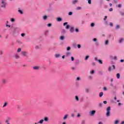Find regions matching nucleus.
<instances>
[{
    "instance_id": "obj_1",
    "label": "nucleus",
    "mask_w": 124,
    "mask_h": 124,
    "mask_svg": "<svg viewBox=\"0 0 124 124\" xmlns=\"http://www.w3.org/2000/svg\"><path fill=\"white\" fill-rule=\"evenodd\" d=\"M93 42H95V45L96 47H98L100 44H99V42L97 41V39L96 38H94L93 39Z\"/></svg>"
},
{
    "instance_id": "obj_2",
    "label": "nucleus",
    "mask_w": 124,
    "mask_h": 124,
    "mask_svg": "<svg viewBox=\"0 0 124 124\" xmlns=\"http://www.w3.org/2000/svg\"><path fill=\"white\" fill-rule=\"evenodd\" d=\"M107 112H106V116L109 117L110 116V111H111V107L108 106L106 109Z\"/></svg>"
},
{
    "instance_id": "obj_3",
    "label": "nucleus",
    "mask_w": 124,
    "mask_h": 124,
    "mask_svg": "<svg viewBox=\"0 0 124 124\" xmlns=\"http://www.w3.org/2000/svg\"><path fill=\"white\" fill-rule=\"evenodd\" d=\"M7 3L4 1V0H1V7L2 8H5Z\"/></svg>"
},
{
    "instance_id": "obj_4",
    "label": "nucleus",
    "mask_w": 124,
    "mask_h": 124,
    "mask_svg": "<svg viewBox=\"0 0 124 124\" xmlns=\"http://www.w3.org/2000/svg\"><path fill=\"white\" fill-rule=\"evenodd\" d=\"M94 60H95V61H96V62H99L100 63V64H102V63H103L102 60H101L100 59H99V60L97 59V57H95Z\"/></svg>"
},
{
    "instance_id": "obj_5",
    "label": "nucleus",
    "mask_w": 124,
    "mask_h": 124,
    "mask_svg": "<svg viewBox=\"0 0 124 124\" xmlns=\"http://www.w3.org/2000/svg\"><path fill=\"white\" fill-rule=\"evenodd\" d=\"M21 54L24 57H27V55H28V52H27V51H21Z\"/></svg>"
},
{
    "instance_id": "obj_6",
    "label": "nucleus",
    "mask_w": 124,
    "mask_h": 124,
    "mask_svg": "<svg viewBox=\"0 0 124 124\" xmlns=\"http://www.w3.org/2000/svg\"><path fill=\"white\" fill-rule=\"evenodd\" d=\"M90 116H93L95 114V110H92L90 112Z\"/></svg>"
},
{
    "instance_id": "obj_7",
    "label": "nucleus",
    "mask_w": 124,
    "mask_h": 124,
    "mask_svg": "<svg viewBox=\"0 0 124 124\" xmlns=\"http://www.w3.org/2000/svg\"><path fill=\"white\" fill-rule=\"evenodd\" d=\"M124 38H121V39H120L118 41V43H119V44H122V43H123V42H124Z\"/></svg>"
},
{
    "instance_id": "obj_8",
    "label": "nucleus",
    "mask_w": 124,
    "mask_h": 124,
    "mask_svg": "<svg viewBox=\"0 0 124 124\" xmlns=\"http://www.w3.org/2000/svg\"><path fill=\"white\" fill-rule=\"evenodd\" d=\"M70 32H71V33H72L73 32H74V27H72L70 28Z\"/></svg>"
},
{
    "instance_id": "obj_9",
    "label": "nucleus",
    "mask_w": 124,
    "mask_h": 124,
    "mask_svg": "<svg viewBox=\"0 0 124 124\" xmlns=\"http://www.w3.org/2000/svg\"><path fill=\"white\" fill-rule=\"evenodd\" d=\"M39 68H40L39 66H35L33 67V69H34V70H38Z\"/></svg>"
},
{
    "instance_id": "obj_10",
    "label": "nucleus",
    "mask_w": 124,
    "mask_h": 124,
    "mask_svg": "<svg viewBox=\"0 0 124 124\" xmlns=\"http://www.w3.org/2000/svg\"><path fill=\"white\" fill-rule=\"evenodd\" d=\"M2 83L3 85H5V84H6V79L3 78L2 80Z\"/></svg>"
},
{
    "instance_id": "obj_11",
    "label": "nucleus",
    "mask_w": 124,
    "mask_h": 124,
    "mask_svg": "<svg viewBox=\"0 0 124 124\" xmlns=\"http://www.w3.org/2000/svg\"><path fill=\"white\" fill-rule=\"evenodd\" d=\"M110 85L111 87H112V88H113L114 90H116L117 87H116V86H114V84L112 82H111Z\"/></svg>"
},
{
    "instance_id": "obj_12",
    "label": "nucleus",
    "mask_w": 124,
    "mask_h": 124,
    "mask_svg": "<svg viewBox=\"0 0 124 124\" xmlns=\"http://www.w3.org/2000/svg\"><path fill=\"white\" fill-rule=\"evenodd\" d=\"M57 22H62V18L61 17H57Z\"/></svg>"
},
{
    "instance_id": "obj_13",
    "label": "nucleus",
    "mask_w": 124,
    "mask_h": 124,
    "mask_svg": "<svg viewBox=\"0 0 124 124\" xmlns=\"http://www.w3.org/2000/svg\"><path fill=\"white\" fill-rule=\"evenodd\" d=\"M43 20H44L45 21H46V19H48V16L45 15L43 16Z\"/></svg>"
},
{
    "instance_id": "obj_14",
    "label": "nucleus",
    "mask_w": 124,
    "mask_h": 124,
    "mask_svg": "<svg viewBox=\"0 0 124 124\" xmlns=\"http://www.w3.org/2000/svg\"><path fill=\"white\" fill-rule=\"evenodd\" d=\"M18 12H19L21 15H23V14H24V12H23V10H22L18 9Z\"/></svg>"
},
{
    "instance_id": "obj_15",
    "label": "nucleus",
    "mask_w": 124,
    "mask_h": 124,
    "mask_svg": "<svg viewBox=\"0 0 124 124\" xmlns=\"http://www.w3.org/2000/svg\"><path fill=\"white\" fill-rule=\"evenodd\" d=\"M55 58H56V59H58V58H60V57H61V54H55Z\"/></svg>"
},
{
    "instance_id": "obj_16",
    "label": "nucleus",
    "mask_w": 124,
    "mask_h": 124,
    "mask_svg": "<svg viewBox=\"0 0 124 124\" xmlns=\"http://www.w3.org/2000/svg\"><path fill=\"white\" fill-rule=\"evenodd\" d=\"M78 2V0H74L72 1V3H73V4H75Z\"/></svg>"
},
{
    "instance_id": "obj_17",
    "label": "nucleus",
    "mask_w": 124,
    "mask_h": 124,
    "mask_svg": "<svg viewBox=\"0 0 124 124\" xmlns=\"http://www.w3.org/2000/svg\"><path fill=\"white\" fill-rule=\"evenodd\" d=\"M71 55V52H66V56L67 57H69V56H70Z\"/></svg>"
},
{
    "instance_id": "obj_18",
    "label": "nucleus",
    "mask_w": 124,
    "mask_h": 124,
    "mask_svg": "<svg viewBox=\"0 0 124 124\" xmlns=\"http://www.w3.org/2000/svg\"><path fill=\"white\" fill-rule=\"evenodd\" d=\"M67 118H68V114H65L63 118V120H66Z\"/></svg>"
},
{
    "instance_id": "obj_19",
    "label": "nucleus",
    "mask_w": 124,
    "mask_h": 124,
    "mask_svg": "<svg viewBox=\"0 0 124 124\" xmlns=\"http://www.w3.org/2000/svg\"><path fill=\"white\" fill-rule=\"evenodd\" d=\"M75 99L76 101H77L78 102L79 101V97L77 95H76L75 96Z\"/></svg>"
},
{
    "instance_id": "obj_20",
    "label": "nucleus",
    "mask_w": 124,
    "mask_h": 124,
    "mask_svg": "<svg viewBox=\"0 0 124 124\" xmlns=\"http://www.w3.org/2000/svg\"><path fill=\"white\" fill-rule=\"evenodd\" d=\"M109 45V40H107L105 41V45Z\"/></svg>"
},
{
    "instance_id": "obj_21",
    "label": "nucleus",
    "mask_w": 124,
    "mask_h": 124,
    "mask_svg": "<svg viewBox=\"0 0 124 124\" xmlns=\"http://www.w3.org/2000/svg\"><path fill=\"white\" fill-rule=\"evenodd\" d=\"M43 120L45 121V122H48L49 121V119L48 118V117H44Z\"/></svg>"
},
{
    "instance_id": "obj_22",
    "label": "nucleus",
    "mask_w": 124,
    "mask_h": 124,
    "mask_svg": "<svg viewBox=\"0 0 124 124\" xmlns=\"http://www.w3.org/2000/svg\"><path fill=\"white\" fill-rule=\"evenodd\" d=\"M116 77H117V79H120V78L121 77V75H120V73H117L116 74Z\"/></svg>"
},
{
    "instance_id": "obj_23",
    "label": "nucleus",
    "mask_w": 124,
    "mask_h": 124,
    "mask_svg": "<svg viewBox=\"0 0 124 124\" xmlns=\"http://www.w3.org/2000/svg\"><path fill=\"white\" fill-rule=\"evenodd\" d=\"M85 92L87 93H90V89L89 88H86L85 89Z\"/></svg>"
},
{
    "instance_id": "obj_24",
    "label": "nucleus",
    "mask_w": 124,
    "mask_h": 124,
    "mask_svg": "<svg viewBox=\"0 0 124 124\" xmlns=\"http://www.w3.org/2000/svg\"><path fill=\"white\" fill-rule=\"evenodd\" d=\"M43 122H44V120L43 119H41L38 122V124H43Z\"/></svg>"
},
{
    "instance_id": "obj_25",
    "label": "nucleus",
    "mask_w": 124,
    "mask_h": 124,
    "mask_svg": "<svg viewBox=\"0 0 124 124\" xmlns=\"http://www.w3.org/2000/svg\"><path fill=\"white\" fill-rule=\"evenodd\" d=\"M40 46H41V45L36 46H35V49H40Z\"/></svg>"
},
{
    "instance_id": "obj_26",
    "label": "nucleus",
    "mask_w": 124,
    "mask_h": 124,
    "mask_svg": "<svg viewBox=\"0 0 124 124\" xmlns=\"http://www.w3.org/2000/svg\"><path fill=\"white\" fill-rule=\"evenodd\" d=\"M98 74H99V75H103V71H99L98 72Z\"/></svg>"
},
{
    "instance_id": "obj_27",
    "label": "nucleus",
    "mask_w": 124,
    "mask_h": 124,
    "mask_svg": "<svg viewBox=\"0 0 124 124\" xmlns=\"http://www.w3.org/2000/svg\"><path fill=\"white\" fill-rule=\"evenodd\" d=\"M89 58H90V56H86L85 58V61H88V60H89Z\"/></svg>"
},
{
    "instance_id": "obj_28",
    "label": "nucleus",
    "mask_w": 124,
    "mask_h": 124,
    "mask_svg": "<svg viewBox=\"0 0 124 124\" xmlns=\"http://www.w3.org/2000/svg\"><path fill=\"white\" fill-rule=\"evenodd\" d=\"M76 9L77 10H81V9H82V7H77L76 8Z\"/></svg>"
},
{
    "instance_id": "obj_29",
    "label": "nucleus",
    "mask_w": 124,
    "mask_h": 124,
    "mask_svg": "<svg viewBox=\"0 0 124 124\" xmlns=\"http://www.w3.org/2000/svg\"><path fill=\"white\" fill-rule=\"evenodd\" d=\"M103 95V92H100L99 93V97H102V96Z\"/></svg>"
},
{
    "instance_id": "obj_30",
    "label": "nucleus",
    "mask_w": 124,
    "mask_h": 124,
    "mask_svg": "<svg viewBox=\"0 0 124 124\" xmlns=\"http://www.w3.org/2000/svg\"><path fill=\"white\" fill-rule=\"evenodd\" d=\"M120 25H117L116 27H115V29H116V30H119V29H120Z\"/></svg>"
},
{
    "instance_id": "obj_31",
    "label": "nucleus",
    "mask_w": 124,
    "mask_h": 124,
    "mask_svg": "<svg viewBox=\"0 0 124 124\" xmlns=\"http://www.w3.org/2000/svg\"><path fill=\"white\" fill-rule=\"evenodd\" d=\"M48 32H49V31H48V30H46L45 31V35L46 36H47V33H48Z\"/></svg>"
},
{
    "instance_id": "obj_32",
    "label": "nucleus",
    "mask_w": 124,
    "mask_h": 124,
    "mask_svg": "<svg viewBox=\"0 0 124 124\" xmlns=\"http://www.w3.org/2000/svg\"><path fill=\"white\" fill-rule=\"evenodd\" d=\"M15 58L16 59V60H18V59H20V56L19 55H16Z\"/></svg>"
},
{
    "instance_id": "obj_33",
    "label": "nucleus",
    "mask_w": 124,
    "mask_h": 124,
    "mask_svg": "<svg viewBox=\"0 0 124 124\" xmlns=\"http://www.w3.org/2000/svg\"><path fill=\"white\" fill-rule=\"evenodd\" d=\"M111 70H112V67L111 66H109L108 68V71H109V72H111Z\"/></svg>"
},
{
    "instance_id": "obj_34",
    "label": "nucleus",
    "mask_w": 124,
    "mask_h": 124,
    "mask_svg": "<svg viewBox=\"0 0 124 124\" xmlns=\"http://www.w3.org/2000/svg\"><path fill=\"white\" fill-rule=\"evenodd\" d=\"M79 62H80V61H79V60H77V61L76 62V64L78 65V64H79Z\"/></svg>"
},
{
    "instance_id": "obj_35",
    "label": "nucleus",
    "mask_w": 124,
    "mask_h": 124,
    "mask_svg": "<svg viewBox=\"0 0 124 124\" xmlns=\"http://www.w3.org/2000/svg\"><path fill=\"white\" fill-rule=\"evenodd\" d=\"M11 22H12V23H14V22H15V19L14 18H11Z\"/></svg>"
},
{
    "instance_id": "obj_36",
    "label": "nucleus",
    "mask_w": 124,
    "mask_h": 124,
    "mask_svg": "<svg viewBox=\"0 0 124 124\" xmlns=\"http://www.w3.org/2000/svg\"><path fill=\"white\" fill-rule=\"evenodd\" d=\"M66 50L67 51H70V50H71V47H70V46H68L66 48Z\"/></svg>"
},
{
    "instance_id": "obj_37",
    "label": "nucleus",
    "mask_w": 124,
    "mask_h": 124,
    "mask_svg": "<svg viewBox=\"0 0 124 124\" xmlns=\"http://www.w3.org/2000/svg\"><path fill=\"white\" fill-rule=\"evenodd\" d=\"M95 25V24H94V23H92L91 24V27L92 28H93V27H94Z\"/></svg>"
},
{
    "instance_id": "obj_38",
    "label": "nucleus",
    "mask_w": 124,
    "mask_h": 124,
    "mask_svg": "<svg viewBox=\"0 0 124 124\" xmlns=\"http://www.w3.org/2000/svg\"><path fill=\"white\" fill-rule=\"evenodd\" d=\"M47 27H48V28L52 27V23H48L47 24Z\"/></svg>"
},
{
    "instance_id": "obj_39",
    "label": "nucleus",
    "mask_w": 124,
    "mask_h": 124,
    "mask_svg": "<svg viewBox=\"0 0 124 124\" xmlns=\"http://www.w3.org/2000/svg\"><path fill=\"white\" fill-rule=\"evenodd\" d=\"M70 28V26L69 25H67L66 26V30H68Z\"/></svg>"
},
{
    "instance_id": "obj_40",
    "label": "nucleus",
    "mask_w": 124,
    "mask_h": 124,
    "mask_svg": "<svg viewBox=\"0 0 124 124\" xmlns=\"http://www.w3.org/2000/svg\"><path fill=\"white\" fill-rule=\"evenodd\" d=\"M64 39V36H62L60 37V40H63Z\"/></svg>"
},
{
    "instance_id": "obj_41",
    "label": "nucleus",
    "mask_w": 124,
    "mask_h": 124,
    "mask_svg": "<svg viewBox=\"0 0 124 124\" xmlns=\"http://www.w3.org/2000/svg\"><path fill=\"white\" fill-rule=\"evenodd\" d=\"M10 117H8L5 122H9L10 121Z\"/></svg>"
},
{
    "instance_id": "obj_42",
    "label": "nucleus",
    "mask_w": 124,
    "mask_h": 124,
    "mask_svg": "<svg viewBox=\"0 0 124 124\" xmlns=\"http://www.w3.org/2000/svg\"><path fill=\"white\" fill-rule=\"evenodd\" d=\"M7 106V102H5L4 103L3 106V107L4 108V107H6V106Z\"/></svg>"
},
{
    "instance_id": "obj_43",
    "label": "nucleus",
    "mask_w": 124,
    "mask_h": 124,
    "mask_svg": "<svg viewBox=\"0 0 124 124\" xmlns=\"http://www.w3.org/2000/svg\"><path fill=\"white\" fill-rule=\"evenodd\" d=\"M21 50H22V49L21 48H18L17 51V53H20V52H21Z\"/></svg>"
},
{
    "instance_id": "obj_44",
    "label": "nucleus",
    "mask_w": 124,
    "mask_h": 124,
    "mask_svg": "<svg viewBox=\"0 0 124 124\" xmlns=\"http://www.w3.org/2000/svg\"><path fill=\"white\" fill-rule=\"evenodd\" d=\"M115 69H116V66L114 65H112V70H115Z\"/></svg>"
},
{
    "instance_id": "obj_45",
    "label": "nucleus",
    "mask_w": 124,
    "mask_h": 124,
    "mask_svg": "<svg viewBox=\"0 0 124 124\" xmlns=\"http://www.w3.org/2000/svg\"><path fill=\"white\" fill-rule=\"evenodd\" d=\"M3 54V51L0 50V56L2 55Z\"/></svg>"
},
{
    "instance_id": "obj_46",
    "label": "nucleus",
    "mask_w": 124,
    "mask_h": 124,
    "mask_svg": "<svg viewBox=\"0 0 124 124\" xmlns=\"http://www.w3.org/2000/svg\"><path fill=\"white\" fill-rule=\"evenodd\" d=\"M119 123H120V121H119V120H116L114 122V124H119Z\"/></svg>"
},
{
    "instance_id": "obj_47",
    "label": "nucleus",
    "mask_w": 124,
    "mask_h": 124,
    "mask_svg": "<svg viewBox=\"0 0 124 124\" xmlns=\"http://www.w3.org/2000/svg\"><path fill=\"white\" fill-rule=\"evenodd\" d=\"M76 80V81H80V80H81V78H80V77H77Z\"/></svg>"
},
{
    "instance_id": "obj_48",
    "label": "nucleus",
    "mask_w": 124,
    "mask_h": 124,
    "mask_svg": "<svg viewBox=\"0 0 124 124\" xmlns=\"http://www.w3.org/2000/svg\"><path fill=\"white\" fill-rule=\"evenodd\" d=\"M104 24L106 26H108V22L107 21H105Z\"/></svg>"
},
{
    "instance_id": "obj_49",
    "label": "nucleus",
    "mask_w": 124,
    "mask_h": 124,
    "mask_svg": "<svg viewBox=\"0 0 124 124\" xmlns=\"http://www.w3.org/2000/svg\"><path fill=\"white\" fill-rule=\"evenodd\" d=\"M103 105V104L102 103H99V106L100 107H101V108L102 107Z\"/></svg>"
},
{
    "instance_id": "obj_50",
    "label": "nucleus",
    "mask_w": 124,
    "mask_h": 124,
    "mask_svg": "<svg viewBox=\"0 0 124 124\" xmlns=\"http://www.w3.org/2000/svg\"><path fill=\"white\" fill-rule=\"evenodd\" d=\"M120 14L121 15V16H124V13L123 12H120Z\"/></svg>"
},
{
    "instance_id": "obj_51",
    "label": "nucleus",
    "mask_w": 124,
    "mask_h": 124,
    "mask_svg": "<svg viewBox=\"0 0 124 124\" xmlns=\"http://www.w3.org/2000/svg\"><path fill=\"white\" fill-rule=\"evenodd\" d=\"M72 14H73V13L72 12H69L68 13V15H69L70 16H71Z\"/></svg>"
},
{
    "instance_id": "obj_52",
    "label": "nucleus",
    "mask_w": 124,
    "mask_h": 124,
    "mask_svg": "<svg viewBox=\"0 0 124 124\" xmlns=\"http://www.w3.org/2000/svg\"><path fill=\"white\" fill-rule=\"evenodd\" d=\"M67 24H68V22H64V23H63V26L64 27L65 26H67Z\"/></svg>"
},
{
    "instance_id": "obj_53",
    "label": "nucleus",
    "mask_w": 124,
    "mask_h": 124,
    "mask_svg": "<svg viewBox=\"0 0 124 124\" xmlns=\"http://www.w3.org/2000/svg\"><path fill=\"white\" fill-rule=\"evenodd\" d=\"M117 7H118L119 8H122V4H118L117 6Z\"/></svg>"
},
{
    "instance_id": "obj_54",
    "label": "nucleus",
    "mask_w": 124,
    "mask_h": 124,
    "mask_svg": "<svg viewBox=\"0 0 124 124\" xmlns=\"http://www.w3.org/2000/svg\"><path fill=\"white\" fill-rule=\"evenodd\" d=\"M77 47L78 49H80V48H81V45L80 44L77 45Z\"/></svg>"
},
{
    "instance_id": "obj_55",
    "label": "nucleus",
    "mask_w": 124,
    "mask_h": 124,
    "mask_svg": "<svg viewBox=\"0 0 124 124\" xmlns=\"http://www.w3.org/2000/svg\"><path fill=\"white\" fill-rule=\"evenodd\" d=\"M65 32H66V31H65V30L62 29V33H65Z\"/></svg>"
},
{
    "instance_id": "obj_56",
    "label": "nucleus",
    "mask_w": 124,
    "mask_h": 124,
    "mask_svg": "<svg viewBox=\"0 0 124 124\" xmlns=\"http://www.w3.org/2000/svg\"><path fill=\"white\" fill-rule=\"evenodd\" d=\"M92 65L93 66H95V62H93L92 63Z\"/></svg>"
},
{
    "instance_id": "obj_57",
    "label": "nucleus",
    "mask_w": 124,
    "mask_h": 124,
    "mask_svg": "<svg viewBox=\"0 0 124 124\" xmlns=\"http://www.w3.org/2000/svg\"><path fill=\"white\" fill-rule=\"evenodd\" d=\"M75 31L76 32H79V29H76L75 30Z\"/></svg>"
},
{
    "instance_id": "obj_58",
    "label": "nucleus",
    "mask_w": 124,
    "mask_h": 124,
    "mask_svg": "<svg viewBox=\"0 0 124 124\" xmlns=\"http://www.w3.org/2000/svg\"><path fill=\"white\" fill-rule=\"evenodd\" d=\"M89 4H92V0H88Z\"/></svg>"
},
{
    "instance_id": "obj_59",
    "label": "nucleus",
    "mask_w": 124,
    "mask_h": 124,
    "mask_svg": "<svg viewBox=\"0 0 124 124\" xmlns=\"http://www.w3.org/2000/svg\"><path fill=\"white\" fill-rule=\"evenodd\" d=\"M109 26H110V27H113V23L110 22L109 23Z\"/></svg>"
},
{
    "instance_id": "obj_60",
    "label": "nucleus",
    "mask_w": 124,
    "mask_h": 124,
    "mask_svg": "<svg viewBox=\"0 0 124 124\" xmlns=\"http://www.w3.org/2000/svg\"><path fill=\"white\" fill-rule=\"evenodd\" d=\"M71 60L72 62H73L74 61V57H71Z\"/></svg>"
},
{
    "instance_id": "obj_61",
    "label": "nucleus",
    "mask_w": 124,
    "mask_h": 124,
    "mask_svg": "<svg viewBox=\"0 0 124 124\" xmlns=\"http://www.w3.org/2000/svg\"><path fill=\"white\" fill-rule=\"evenodd\" d=\"M86 123V121L85 120H82V124H85Z\"/></svg>"
},
{
    "instance_id": "obj_62",
    "label": "nucleus",
    "mask_w": 124,
    "mask_h": 124,
    "mask_svg": "<svg viewBox=\"0 0 124 124\" xmlns=\"http://www.w3.org/2000/svg\"><path fill=\"white\" fill-rule=\"evenodd\" d=\"M21 36H22V37H24V36H25V33H22L21 34Z\"/></svg>"
},
{
    "instance_id": "obj_63",
    "label": "nucleus",
    "mask_w": 124,
    "mask_h": 124,
    "mask_svg": "<svg viewBox=\"0 0 124 124\" xmlns=\"http://www.w3.org/2000/svg\"><path fill=\"white\" fill-rule=\"evenodd\" d=\"M93 73H94V70H92L91 71V74H93Z\"/></svg>"
},
{
    "instance_id": "obj_64",
    "label": "nucleus",
    "mask_w": 124,
    "mask_h": 124,
    "mask_svg": "<svg viewBox=\"0 0 124 124\" xmlns=\"http://www.w3.org/2000/svg\"><path fill=\"white\" fill-rule=\"evenodd\" d=\"M103 90H104V91H107V88L104 87Z\"/></svg>"
}]
</instances>
